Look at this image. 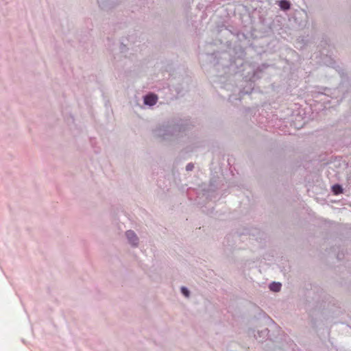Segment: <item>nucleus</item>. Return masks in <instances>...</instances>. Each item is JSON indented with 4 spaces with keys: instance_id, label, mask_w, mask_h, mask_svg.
Segmentation results:
<instances>
[{
    "instance_id": "obj_1",
    "label": "nucleus",
    "mask_w": 351,
    "mask_h": 351,
    "mask_svg": "<svg viewBox=\"0 0 351 351\" xmlns=\"http://www.w3.org/2000/svg\"><path fill=\"white\" fill-rule=\"evenodd\" d=\"M157 99H158V97L156 95L149 94L145 97L144 102L147 105L153 106L156 103Z\"/></svg>"
},
{
    "instance_id": "obj_7",
    "label": "nucleus",
    "mask_w": 351,
    "mask_h": 351,
    "mask_svg": "<svg viewBox=\"0 0 351 351\" xmlns=\"http://www.w3.org/2000/svg\"><path fill=\"white\" fill-rule=\"evenodd\" d=\"M193 168V165L192 164H189L187 166H186V170L187 171H191Z\"/></svg>"
},
{
    "instance_id": "obj_2",
    "label": "nucleus",
    "mask_w": 351,
    "mask_h": 351,
    "mask_svg": "<svg viewBox=\"0 0 351 351\" xmlns=\"http://www.w3.org/2000/svg\"><path fill=\"white\" fill-rule=\"evenodd\" d=\"M126 236H127V238L129 241V242L133 245H136L137 244V242H138V237H136V234L132 231V230H129L126 232Z\"/></svg>"
},
{
    "instance_id": "obj_4",
    "label": "nucleus",
    "mask_w": 351,
    "mask_h": 351,
    "mask_svg": "<svg viewBox=\"0 0 351 351\" xmlns=\"http://www.w3.org/2000/svg\"><path fill=\"white\" fill-rule=\"evenodd\" d=\"M332 189L334 194L335 195L341 193L343 191L341 186L339 184L334 185Z\"/></svg>"
},
{
    "instance_id": "obj_6",
    "label": "nucleus",
    "mask_w": 351,
    "mask_h": 351,
    "mask_svg": "<svg viewBox=\"0 0 351 351\" xmlns=\"http://www.w3.org/2000/svg\"><path fill=\"white\" fill-rule=\"evenodd\" d=\"M181 291L183 295H184L186 297L189 296V291L186 287H182Z\"/></svg>"
},
{
    "instance_id": "obj_3",
    "label": "nucleus",
    "mask_w": 351,
    "mask_h": 351,
    "mask_svg": "<svg viewBox=\"0 0 351 351\" xmlns=\"http://www.w3.org/2000/svg\"><path fill=\"white\" fill-rule=\"evenodd\" d=\"M269 288L271 291L278 292L280 290L281 284L280 282H273L270 285Z\"/></svg>"
},
{
    "instance_id": "obj_5",
    "label": "nucleus",
    "mask_w": 351,
    "mask_h": 351,
    "mask_svg": "<svg viewBox=\"0 0 351 351\" xmlns=\"http://www.w3.org/2000/svg\"><path fill=\"white\" fill-rule=\"evenodd\" d=\"M280 6L282 10H288L290 8V4L288 1L282 0L280 1Z\"/></svg>"
}]
</instances>
